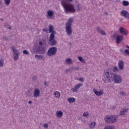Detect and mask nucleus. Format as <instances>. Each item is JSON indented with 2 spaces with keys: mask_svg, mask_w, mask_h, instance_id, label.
<instances>
[{
  "mask_svg": "<svg viewBox=\"0 0 129 129\" xmlns=\"http://www.w3.org/2000/svg\"><path fill=\"white\" fill-rule=\"evenodd\" d=\"M127 109H123L120 111V115H124L125 113H127Z\"/></svg>",
  "mask_w": 129,
  "mask_h": 129,
  "instance_id": "obj_20",
  "label": "nucleus"
},
{
  "mask_svg": "<svg viewBox=\"0 0 129 129\" xmlns=\"http://www.w3.org/2000/svg\"><path fill=\"white\" fill-rule=\"evenodd\" d=\"M28 103H29V104H32V101H29L28 102Z\"/></svg>",
  "mask_w": 129,
  "mask_h": 129,
  "instance_id": "obj_48",
  "label": "nucleus"
},
{
  "mask_svg": "<svg viewBox=\"0 0 129 129\" xmlns=\"http://www.w3.org/2000/svg\"><path fill=\"white\" fill-rule=\"evenodd\" d=\"M120 15L125 19H128L129 20V13L127 11L122 10L120 12Z\"/></svg>",
  "mask_w": 129,
  "mask_h": 129,
  "instance_id": "obj_9",
  "label": "nucleus"
},
{
  "mask_svg": "<svg viewBox=\"0 0 129 129\" xmlns=\"http://www.w3.org/2000/svg\"><path fill=\"white\" fill-rule=\"evenodd\" d=\"M55 115H56L57 117L61 118V117L63 116V112L61 111H57L55 113Z\"/></svg>",
  "mask_w": 129,
  "mask_h": 129,
  "instance_id": "obj_18",
  "label": "nucleus"
},
{
  "mask_svg": "<svg viewBox=\"0 0 129 129\" xmlns=\"http://www.w3.org/2000/svg\"><path fill=\"white\" fill-rule=\"evenodd\" d=\"M78 80H79V81H81V82H84V79H83V78H79Z\"/></svg>",
  "mask_w": 129,
  "mask_h": 129,
  "instance_id": "obj_40",
  "label": "nucleus"
},
{
  "mask_svg": "<svg viewBox=\"0 0 129 129\" xmlns=\"http://www.w3.org/2000/svg\"><path fill=\"white\" fill-rule=\"evenodd\" d=\"M105 120L107 123H115L117 121V116L114 115L105 116Z\"/></svg>",
  "mask_w": 129,
  "mask_h": 129,
  "instance_id": "obj_4",
  "label": "nucleus"
},
{
  "mask_svg": "<svg viewBox=\"0 0 129 129\" xmlns=\"http://www.w3.org/2000/svg\"><path fill=\"white\" fill-rule=\"evenodd\" d=\"M1 21H4V19L1 18Z\"/></svg>",
  "mask_w": 129,
  "mask_h": 129,
  "instance_id": "obj_50",
  "label": "nucleus"
},
{
  "mask_svg": "<svg viewBox=\"0 0 129 129\" xmlns=\"http://www.w3.org/2000/svg\"><path fill=\"white\" fill-rule=\"evenodd\" d=\"M5 27H6V28H7V29H9V30H11V29H12V27H11V26H10V25H9V24L8 23L5 24Z\"/></svg>",
  "mask_w": 129,
  "mask_h": 129,
  "instance_id": "obj_37",
  "label": "nucleus"
},
{
  "mask_svg": "<svg viewBox=\"0 0 129 129\" xmlns=\"http://www.w3.org/2000/svg\"><path fill=\"white\" fill-rule=\"evenodd\" d=\"M83 116L85 117L88 118L89 117V114L87 112H85L83 114Z\"/></svg>",
  "mask_w": 129,
  "mask_h": 129,
  "instance_id": "obj_31",
  "label": "nucleus"
},
{
  "mask_svg": "<svg viewBox=\"0 0 129 129\" xmlns=\"http://www.w3.org/2000/svg\"><path fill=\"white\" fill-rule=\"evenodd\" d=\"M48 29L47 28H44L43 29V32H44L45 33H48Z\"/></svg>",
  "mask_w": 129,
  "mask_h": 129,
  "instance_id": "obj_42",
  "label": "nucleus"
},
{
  "mask_svg": "<svg viewBox=\"0 0 129 129\" xmlns=\"http://www.w3.org/2000/svg\"><path fill=\"white\" fill-rule=\"evenodd\" d=\"M43 126H44V128H48V127H49V125L47 123H44L43 124Z\"/></svg>",
  "mask_w": 129,
  "mask_h": 129,
  "instance_id": "obj_39",
  "label": "nucleus"
},
{
  "mask_svg": "<svg viewBox=\"0 0 129 129\" xmlns=\"http://www.w3.org/2000/svg\"><path fill=\"white\" fill-rule=\"evenodd\" d=\"M12 50L14 55H20V53H19L18 49L15 48L14 47H12Z\"/></svg>",
  "mask_w": 129,
  "mask_h": 129,
  "instance_id": "obj_22",
  "label": "nucleus"
},
{
  "mask_svg": "<svg viewBox=\"0 0 129 129\" xmlns=\"http://www.w3.org/2000/svg\"><path fill=\"white\" fill-rule=\"evenodd\" d=\"M114 38L115 37V34H114V35L113 36Z\"/></svg>",
  "mask_w": 129,
  "mask_h": 129,
  "instance_id": "obj_53",
  "label": "nucleus"
},
{
  "mask_svg": "<svg viewBox=\"0 0 129 129\" xmlns=\"http://www.w3.org/2000/svg\"><path fill=\"white\" fill-rule=\"evenodd\" d=\"M14 59L15 61L19 60V54H14Z\"/></svg>",
  "mask_w": 129,
  "mask_h": 129,
  "instance_id": "obj_32",
  "label": "nucleus"
},
{
  "mask_svg": "<svg viewBox=\"0 0 129 129\" xmlns=\"http://www.w3.org/2000/svg\"><path fill=\"white\" fill-rule=\"evenodd\" d=\"M4 61L5 60L3 58L0 59V67H3L4 66Z\"/></svg>",
  "mask_w": 129,
  "mask_h": 129,
  "instance_id": "obj_33",
  "label": "nucleus"
},
{
  "mask_svg": "<svg viewBox=\"0 0 129 129\" xmlns=\"http://www.w3.org/2000/svg\"><path fill=\"white\" fill-rule=\"evenodd\" d=\"M72 23H73V18H70L69 21L66 23V25H70L72 26Z\"/></svg>",
  "mask_w": 129,
  "mask_h": 129,
  "instance_id": "obj_25",
  "label": "nucleus"
},
{
  "mask_svg": "<svg viewBox=\"0 0 129 129\" xmlns=\"http://www.w3.org/2000/svg\"><path fill=\"white\" fill-rule=\"evenodd\" d=\"M6 6H10L11 0H4Z\"/></svg>",
  "mask_w": 129,
  "mask_h": 129,
  "instance_id": "obj_30",
  "label": "nucleus"
},
{
  "mask_svg": "<svg viewBox=\"0 0 129 129\" xmlns=\"http://www.w3.org/2000/svg\"><path fill=\"white\" fill-rule=\"evenodd\" d=\"M3 3V0H0V6L2 5Z\"/></svg>",
  "mask_w": 129,
  "mask_h": 129,
  "instance_id": "obj_47",
  "label": "nucleus"
},
{
  "mask_svg": "<svg viewBox=\"0 0 129 129\" xmlns=\"http://www.w3.org/2000/svg\"><path fill=\"white\" fill-rule=\"evenodd\" d=\"M32 79L33 80H34L35 81H36V80H37V79H38V77L34 76V77H32Z\"/></svg>",
  "mask_w": 129,
  "mask_h": 129,
  "instance_id": "obj_43",
  "label": "nucleus"
},
{
  "mask_svg": "<svg viewBox=\"0 0 129 129\" xmlns=\"http://www.w3.org/2000/svg\"><path fill=\"white\" fill-rule=\"evenodd\" d=\"M47 15L46 16L47 19H53V16H54V12L52 10H49L47 11Z\"/></svg>",
  "mask_w": 129,
  "mask_h": 129,
  "instance_id": "obj_13",
  "label": "nucleus"
},
{
  "mask_svg": "<svg viewBox=\"0 0 129 129\" xmlns=\"http://www.w3.org/2000/svg\"><path fill=\"white\" fill-rule=\"evenodd\" d=\"M49 33H51V34H53V35L56 34V32L54 31V26L51 24L49 26Z\"/></svg>",
  "mask_w": 129,
  "mask_h": 129,
  "instance_id": "obj_17",
  "label": "nucleus"
},
{
  "mask_svg": "<svg viewBox=\"0 0 129 129\" xmlns=\"http://www.w3.org/2000/svg\"><path fill=\"white\" fill-rule=\"evenodd\" d=\"M35 58L37 59V60H43L45 58V56L41 54H35Z\"/></svg>",
  "mask_w": 129,
  "mask_h": 129,
  "instance_id": "obj_19",
  "label": "nucleus"
},
{
  "mask_svg": "<svg viewBox=\"0 0 129 129\" xmlns=\"http://www.w3.org/2000/svg\"><path fill=\"white\" fill-rule=\"evenodd\" d=\"M81 86H83V84H78L75 86L74 88H72L71 89V91L73 92H77V91H78V89H79Z\"/></svg>",
  "mask_w": 129,
  "mask_h": 129,
  "instance_id": "obj_8",
  "label": "nucleus"
},
{
  "mask_svg": "<svg viewBox=\"0 0 129 129\" xmlns=\"http://www.w3.org/2000/svg\"><path fill=\"white\" fill-rule=\"evenodd\" d=\"M66 64H72L73 63L72 59H71V58H67L66 60Z\"/></svg>",
  "mask_w": 129,
  "mask_h": 129,
  "instance_id": "obj_26",
  "label": "nucleus"
},
{
  "mask_svg": "<svg viewBox=\"0 0 129 129\" xmlns=\"http://www.w3.org/2000/svg\"><path fill=\"white\" fill-rule=\"evenodd\" d=\"M77 10H78V12H81V11H82V7H81V6H80V5H78Z\"/></svg>",
  "mask_w": 129,
  "mask_h": 129,
  "instance_id": "obj_35",
  "label": "nucleus"
},
{
  "mask_svg": "<svg viewBox=\"0 0 129 129\" xmlns=\"http://www.w3.org/2000/svg\"><path fill=\"white\" fill-rule=\"evenodd\" d=\"M104 78L108 82L113 81L116 84H119L122 81L121 76L112 73L110 70H105L104 71Z\"/></svg>",
  "mask_w": 129,
  "mask_h": 129,
  "instance_id": "obj_1",
  "label": "nucleus"
},
{
  "mask_svg": "<svg viewBox=\"0 0 129 129\" xmlns=\"http://www.w3.org/2000/svg\"><path fill=\"white\" fill-rule=\"evenodd\" d=\"M123 40V36L118 35L116 37V43L117 44H119Z\"/></svg>",
  "mask_w": 129,
  "mask_h": 129,
  "instance_id": "obj_12",
  "label": "nucleus"
},
{
  "mask_svg": "<svg viewBox=\"0 0 129 129\" xmlns=\"http://www.w3.org/2000/svg\"><path fill=\"white\" fill-rule=\"evenodd\" d=\"M68 101H69L70 103H73V102L76 101V99H75V98H69L68 99Z\"/></svg>",
  "mask_w": 129,
  "mask_h": 129,
  "instance_id": "obj_24",
  "label": "nucleus"
},
{
  "mask_svg": "<svg viewBox=\"0 0 129 129\" xmlns=\"http://www.w3.org/2000/svg\"><path fill=\"white\" fill-rule=\"evenodd\" d=\"M67 2H72V0H67Z\"/></svg>",
  "mask_w": 129,
  "mask_h": 129,
  "instance_id": "obj_49",
  "label": "nucleus"
},
{
  "mask_svg": "<svg viewBox=\"0 0 129 129\" xmlns=\"http://www.w3.org/2000/svg\"><path fill=\"white\" fill-rule=\"evenodd\" d=\"M3 40H5V41H9V38L7 37L6 35H3Z\"/></svg>",
  "mask_w": 129,
  "mask_h": 129,
  "instance_id": "obj_38",
  "label": "nucleus"
},
{
  "mask_svg": "<svg viewBox=\"0 0 129 129\" xmlns=\"http://www.w3.org/2000/svg\"><path fill=\"white\" fill-rule=\"evenodd\" d=\"M34 52H39L40 54H44L46 52V43L44 41H40L37 46L33 47Z\"/></svg>",
  "mask_w": 129,
  "mask_h": 129,
  "instance_id": "obj_2",
  "label": "nucleus"
},
{
  "mask_svg": "<svg viewBox=\"0 0 129 129\" xmlns=\"http://www.w3.org/2000/svg\"><path fill=\"white\" fill-rule=\"evenodd\" d=\"M65 29H66V32L68 36H71L73 32V30H72V26L69 24L66 25Z\"/></svg>",
  "mask_w": 129,
  "mask_h": 129,
  "instance_id": "obj_7",
  "label": "nucleus"
},
{
  "mask_svg": "<svg viewBox=\"0 0 129 129\" xmlns=\"http://www.w3.org/2000/svg\"><path fill=\"white\" fill-rule=\"evenodd\" d=\"M53 95L54 97H56V98H60L61 94H60V92H59L58 91H55Z\"/></svg>",
  "mask_w": 129,
  "mask_h": 129,
  "instance_id": "obj_21",
  "label": "nucleus"
},
{
  "mask_svg": "<svg viewBox=\"0 0 129 129\" xmlns=\"http://www.w3.org/2000/svg\"><path fill=\"white\" fill-rule=\"evenodd\" d=\"M23 53L25 55H30V52L27 50H23Z\"/></svg>",
  "mask_w": 129,
  "mask_h": 129,
  "instance_id": "obj_36",
  "label": "nucleus"
},
{
  "mask_svg": "<svg viewBox=\"0 0 129 129\" xmlns=\"http://www.w3.org/2000/svg\"><path fill=\"white\" fill-rule=\"evenodd\" d=\"M96 124V123H95V122H94V121L91 122V123L90 124V128H93L94 127V126H95Z\"/></svg>",
  "mask_w": 129,
  "mask_h": 129,
  "instance_id": "obj_28",
  "label": "nucleus"
},
{
  "mask_svg": "<svg viewBox=\"0 0 129 129\" xmlns=\"http://www.w3.org/2000/svg\"><path fill=\"white\" fill-rule=\"evenodd\" d=\"M57 53V47H52L48 49L47 52H46V55H48L49 57L51 56H54L56 55Z\"/></svg>",
  "mask_w": 129,
  "mask_h": 129,
  "instance_id": "obj_5",
  "label": "nucleus"
},
{
  "mask_svg": "<svg viewBox=\"0 0 129 129\" xmlns=\"http://www.w3.org/2000/svg\"><path fill=\"white\" fill-rule=\"evenodd\" d=\"M44 85H45L46 86H49V84H48V83H47V82L46 81H45L44 82Z\"/></svg>",
  "mask_w": 129,
  "mask_h": 129,
  "instance_id": "obj_46",
  "label": "nucleus"
},
{
  "mask_svg": "<svg viewBox=\"0 0 129 129\" xmlns=\"http://www.w3.org/2000/svg\"><path fill=\"white\" fill-rule=\"evenodd\" d=\"M93 92L97 96H101V95H102V94H103V90H100L98 91L95 90V89H94Z\"/></svg>",
  "mask_w": 129,
  "mask_h": 129,
  "instance_id": "obj_14",
  "label": "nucleus"
},
{
  "mask_svg": "<svg viewBox=\"0 0 129 129\" xmlns=\"http://www.w3.org/2000/svg\"><path fill=\"white\" fill-rule=\"evenodd\" d=\"M122 5L124 6V7H127V6H129V2L126 1H124L122 2Z\"/></svg>",
  "mask_w": 129,
  "mask_h": 129,
  "instance_id": "obj_27",
  "label": "nucleus"
},
{
  "mask_svg": "<svg viewBox=\"0 0 129 129\" xmlns=\"http://www.w3.org/2000/svg\"><path fill=\"white\" fill-rule=\"evenodd\" d=\"M127 48L128 49H129V46H127Z\"/></svg>",
  "mask_w": 129,
  "mask_h": 129,
  "instance_id": "obj_52",
  "label": "nucleus"
},
{
  "mask_svg": "<svg viewBox=\"0 0 129 129\" xmlns=\"http://www.w3.org/2000/svg\"><path fill=\"white\" fill-rule=\"evenodd\" d=\"M120 51L122 53V54H124V53H125V50H124V49L123 48L120 49Z\"/></svg>",
  "mask_w": 129,
  "mask_h": 129,
  "instance_id": "obj_41",
  "label": "nucleus"
},
{
  "mask_svg": "<svg viewBox=\"0 0 129 129\" xmlns=\"http://www.w3.org/2000/svg\"><path fill=\"white\" fill-rule=\"evenodd\" d=\"M96 30H97L98 33H99V34H100V35H102V36H105L106 35V33H105L104 30L101 29V28H100V27H97Z\"/></svg>",
  "mask_w": 129,
  "mask_h": 129,
  "instance_id": "obj_15",
  "label": "nucleus"
},
{
  "mask_svg": "<svg viewBox=\"0 0 129 129\" xmlns=\"http://www.w3.org/2000/svg\"><path fill=\"white\" fill-rule=\"evenodd\" d=\"M119 70V69L117 68V67L116 66H115L113 68V72H118Z\"/></svg>",
  "mask_w": 129,
  "mask_h": 129,
  "instance_id": "obj_29",
  "label": "nucleus"
},
{
  "mask_svg": "<svg viewBox=\"0 0 129 129\" xmlns=\"http://www.w3.org/2000/svg\"><path fill=\"white\" fill-rule=\"evenodd\" d=\"M118 67L120 70H123L124 69V61L123 60H119L118 62Z\"/></svg>",
  "mask_w": 129,
  "mask_h": 129,
  "instance_id": "obj_11",
  "label": "nucleus"
},
{
  "mask_svg": "<svg viewBox=\"0 0 129 129\" xmlns=\"http://www.w3.org/2000/svg\"><path fill=\"white\" fill-rule=\"evenodd\" d=\"M74 69L75 70H76L77 71H78L79 70V68L77 67H75Z\"/></svg>",
  "mask_w": 129,
  "mask_h": 129,
  "instance_id": "obj_45",
  "label": "nucleus"
},
{
  "mask_svg": "<svg viewBox=\"0 0 129 129\" xmlns=\"http://www.w3.org/2000/svg\"><path fill=\"white\" fill-rule=\"evenodd\" d=\"M61 5L64 9V13H66V14L76 12V10H75L73 4H68L63 1L61 2Z\"/></svg>",
  "mask_w": 129,
  "mask_h": 129,
  "instance_id": "obj_3",
  "label": "nucleus"
},
{
  "mask_svg": "<svg viewBox=\"0 0 129 129\" xmlns=\"http://www.w3.org/2000/svg\"><path fill=\"white\" fill-rule=\"evenodd\" d=\"M105 15H106L107 16L108 14H107V13H105Z\"/></svg>",
  "mask_w": 129,
  "mask_h": 129,
  "instance_id": "obj_51",
  "label": "nucleus"
},
{
  "mask_svg": "<svg viewBox=\"0 0 129 129\" xmlns=\"http://www.w3.org/2000/svg\"><path fill=\"white\" fill-rule=\"evenodd\" d=\"M33 95L34 97H39L40 96V90L36 88L33 91Z\"/></svg>",
  "mask_w": 129,
  "mask_h": 129,
  "instance_id": "obj_16",
  "label": "nucleus"
},
{
  "mask_svg": "<svg viewBox=\"0 0 129 129\" xmlns=\"http://www.w3.org/2000/svg\"><path fill=\"white\" fill-rule=\"evenodd\" d=\"M119 31L120 34L125 35V36H127V34H128V31L123 27H120Z\"/></svg>",
  "mask_w": 129,
  "mask_h": 129,
  "instance_id": "obj_10",
  "label": "nucleus"
},
{
  "mask_svg": "<svg viewBox=\"0 0 129 129\" xmlns=\"http://www.w3.org/2000/svg\"><path fill=\"white\" fill-rule=\"evenodd\" d=\"M78 60H79V61H80V62H81V63H83V64H85V63H86V61L85 60V59H84V58H83L81 56H79L78 57Z\"/></svg>",
  "mask_w": 129,
  "mask_h": 129,
  "instance_id": "obj_23",
  "label": "nucleus"
},
{
  "mask_svg": "<svg viewBox=\"0 0 129 129\" xmlns=\"http://www.w3.org/2000/svg\"><path fill=\"white\" fill-rule=\"evenodd\" d=\"M104 129H114V126L113 125H108L106 126Z\"/></svg>",
  "mask_w": 129,
  "mask_h": 129,
  "instance_id": "obj_34",
  "label": "nucleus"
},
{
  "mask_svg": "<svg viewBox=\"0 0 129 129\" xmlns=\"http://www.w3.org/2000/svg\"><path fill=\"white\" fill-rule=\"evenodd\" d=\"M120 94H121V95H122L123 96H124V95H125V92L124 91H121V92H120Z\"/></svg>",
  "mask_w": 129,
  "mask_h": 129,
  "instance_id": "obj_44",
  "label": "nucleus"
},
{
  "mask_svg": "<svg viewBox=\"0 0 129 129\" xmlns=\"http://www.w3.org/2000/svg\"><path fill=\"white\" fill-rule=\"evenodd\" d=\"M57 41L55 40V35L52 34H50L49 36V39L48 41V45L50 46H55Z\"/></svg>",
  "mask_w": 129,
  "mask_h": 129,
  "instance_id": "obj_6",
  "label": "nucleus"
}]
</instances>
